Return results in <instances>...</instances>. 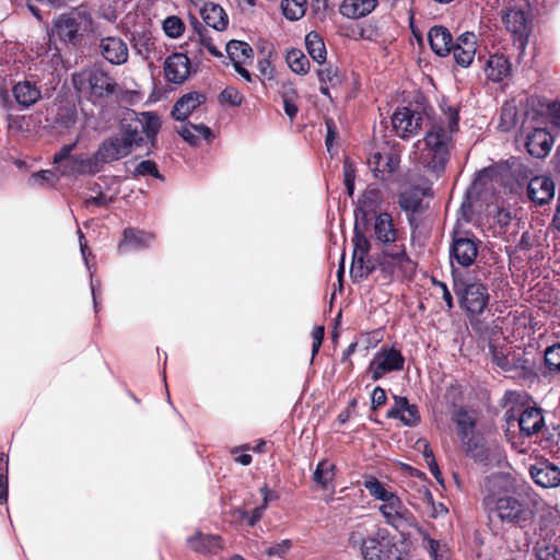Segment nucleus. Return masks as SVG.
Returning a JSON list of instances; mask_svg holds the SVG:
<instances>
[{
	"label": "nucleus",
	"instance_id": "f257e3e1",
	"mask_svg": "<svg viewBox=\"0 0 560 560\" xmlns=\"http://www.w3.org/2000/svg\"><path fill=\"white\" fill-rule=\"evenodd\" d=\"M458 110L454 107L443 109L423 139L415 143L413 162L425 175L421 184H413L399 196L402 210L417 212L422 199L431 195V186L444 172L451 150L454 145L453 135L458 130Z\"/></svg>",
	"mask_w": 560,
	"mask_h": 560
},
{
	"label": "nucleus",
	"instance_id": "f03ea898",
	"mask_svg": "<svg viewBox=\"0 0 560 560\" xmlns=\"http://www.w3.org/2000/svg\"><path fill=\"white\" fill-rule=\"evenodd\" d=\"M103 27L88 5H79L52 20L50 36L66 46L78 47L90 36H101Z\"/></svg>",
	"mask_w": 560,
	"mask_h": 560
},
{
	"label": "nucleus",
	"instance_id": "7ed1b4c3",
	"mask_svg": "<svg viewBox=\"0 0 560 560\" xmlns=\"http://www.w3.org/2000/svg\"><path fill=\"white\" fill-rule=\"evenodd\" d=\"M72 81L75 90L90 98H103L116 93L117 90L116 81L98 67L86 68L74 73Z\"/></svg>",
	"mask_w": 560,
	"mask_h": 560
},
{
	"label": "nucleus",
	"instance_id": "20e7f679",
	"mask_svg": "<svg viewBox=\"0 0 560 560\" xmlns=\"http://www.w3.org/2000/svg\"><path fill=\"white\" fill-rule=\"evenodd\" d=\"M525 1L516 0L502 10L501 21L505 30L524 47L530 32V19L525 12Z\"/></svg>",
	"mask_w": 560,
	"mask_h": 560
},
{
	"label": "nucleus",
	"instance_id": "39448f33",
	"mask_svg": "<svg viewBox=\"0 0 560 560\" xmlns=\"http://www.w3.org/2000/svg\"><path fill=\"white\" fill-rule=\"evenodd\" d=\"M135 135V131L126 129L122 125L121 133L109 137L102 142L95 153V160L108 163L127 156L132 148L139 147L135 138H132Z\"/></svg>",
	"mask_w": 560,
	"mask_h": 560
},
{
	"label": "nucleus",
	"instance_id": "423d86ee",
	"mask_svg": "<svg viewBox=\"0 0 560 560\" xmlns=\"http://www.w3.org/2000/svg\"><path fill=\"white\" fill-rule=\"evenodd\" d=\"M405 358L396 347L382 346L373 355L368 371L373 381H378L384 375L398 372L404 369Z\"/></svg>",
	"mask_w": 560,
	"mask_h": 560
},
{
	"label": "nucleus",
	"instance_id": "0eeeda50",
	"mask_svg": "<svg viewBox=\"0 0 560 560\" xmlns=\"http://www.w3.org/2000/svg\"><path fill=\"white\" fill-rule=\"evenodd\" d=\"M455 291L459 296L460 306L470 315L481 314L489 303L488 290L480 282L455 281Z\"/></svg>",
	"mask_w": 560,
	"mask_h": 560
},
{
	"label": "nucleus",
	"instance_id": "6e6552de",
	"mask_svg": "<svg viewBox=\"0 0 560 560\" xmlns=\"http://www.w3.org/2000/svg\"><path fill=\"white\" fill-rule=\"evenodd\" d=\"M423 115L410 107L397 108L392 116V125L398 137L410 139L421 129Z\"/></svg>",
	"mask_w": 560,
	"mask_h": 560
},
{
	"label": "nucleus",
	"instance_id": "1a4fd4ad",
	"mask_svg": "<svg viewBox=\"0 0 560 560\" xmlns=\"http://www.w3.org/2000/svg\"><path fill=\"white\" fill-rule=\"evenodd\" d=\"M352 242L353 254L350 273L354 278H365L374 269V266L369 258L370 242L357 228L354 230Z\"/></svg>",
	"mask_w": 560,
	"mask_h": 560
},
{
	"label": "nucleus",
	"instance_id": "9d476101",
	"mask_svg": "<svg viewBox=\"0 0 560 560\" xmlns=\"http://www.w3.org/2000/svg\"><path fill=\"white\" fill-rule=\"evenodd\" d=\"M98 37V51L104 60L113 66H122L129 59V48L127 43L117 35H105Z\"/></svg>",
	"mask_w": 560,
	"mask_h": 560
},
{
	"label": "nucleus",
	"instance_id": "9b49d317",
	"mask_svg": "<svg viewBox=\"0 0 560 560\" xmlns=\"http://www.w3.org/2000/svg\"><path fill=\"white\" fill-rule=\"evenodd\" d=\"M495 510L503 522L523 524L532 518V510L513 495H503L497 499Z\"/></svg>",
	"mask_w": 560,
	"mask_h": 560
},
{
	"label": "nucleus",
	"instance_id": "f8f14e48",
	"mask_svg": "<svg viewBox=\"0 0 560 560\" xmlns=\"http://www.w3.org/2000/svg\"><path fill=\"white\" fill-rule=\"evenodd\" d=\"M394 546L386 528H378L373 536L362 540V556L364 560H383L392 556Z\"/></svg>",
	"mask_w": 560,
	"mask_h": 560
},
{
	"label": "nucleus",
	"instance_id": "ddd939ff",
	"mask_svg": "<svg viewBox=\"0 0 560 560\" xmlns=\"http://www.w3.org/2000/svg\"><path fill=\"white\" fill-rule=\"evenodd\" d=\"M126 129L135 131V138L137 144L140 147L144 135L149 140H154L161 128V120L154 113L144 112L137 114L135 118L128 124H124Z\"/></svg>",
	"mask_w": 560,
	"mask_h": 560
},
{
	"label": "nucleus",
	"instance_id": "4468645a",
	"mask_svg": "<svg viewBox=\"0 0 560 560\" xmlns=\"http://www.w3.org/2000/svg\"><path fill=\"white\" fill-rule=\"evenodd\" d=\"M478 256V244L469 237H456L450 249L451 266L467 268L471 266Z\"/></svg>",
	"mask_w": 560,
	"mask_h": 560
},
{
	"label": "nucleus",
	"instance_id": "2eb2a0df",
	"mask_svg": "<svg viewBox=\"0 0 560 560\" xmlns=\"http://www.w3.org/2000/svg\"><path fill=\"white\" fill-rule=\"evenodd\" d=\"M368 163L376 178L386 180L398 168L400 158L399 154L394 151H375L371 153Z\"/></svg>",
	"mask_w": 560,
	"mask_h": 560
},
{
	"label": "nucleus",
	"instance_id": "dca6fc26",
	"mask_svg": "<svg viewBox=\"0 0 560 560\" xmlns=\"http://www.w3.org/2000/svg\"><path fill=\"white\" fill-rule=\"evenodd\" d=\"M453 421L457 427L463 446L467 453L472 454L479 444V438L475 432V420L466 410L459 409L454 413Z\"/></svg>",
	"mask_w": 560,
	"mask_h": 560
},
{
	"label": "nucleus",
	"instance_id": "f3484780",
	"mask_svg": "<svg viewBox=\"0 0 560 560\" xmlns=\"http://www.w3.org/2000/svg\"><path fill=\"white\" fill-rule=\"evenodd\" d=\"M372 493L375 494L377 500L382 501L378 510L385 517L386 522L397 528L399 523L402 521L404 513L406 511L401 500L396 495L395 492Z\"/></svg>",
	"mask_w": 560,
	"mask_h": 560
},
{
	"label": "nucleus",
	"instance_id": "a211bd4d",
	"mask_svg": "<svg viewBox=\"0 0 560 560\" xmlns=\"http://www.w3.org/2000/svg\"><path fill=\"white\" fill-rule=\"evenodd\" d=\"M164 74L168 82L184 83L190 74V61L184 54H173L164 62Z\"/></svg>",
	"mask_w": 560,
	"mask_h": 560
},
{
	"label": "nucleus",
	"instance_id": "6ab92c4d",
	"mask_svg": "<svg viewBox=\"0 0 560 560\" xmlns=\"http://www.w3.org/2000/svg\"><path fill=\"white\" fill-rule=\"evenodd\" d=\"M505 419L509 425L515 420L514 416L510 415V412L505 413ZM516 421L521 433L527 436L538 433L544 427L541 410L535 407L524 409Z\"/></svg>",
	"mask_w": 560,
	"mask_h": 560
},
{
	"label": "nucleus",
	"instance_id": "aec40b11",
	"mask_svg": "<svg viewBox=\"0 0 560 560\" xmlns=\"http://www.w3.org/2000/svg\"><path fill=\"white\" fill-rule=\"evenodd\" d=\"M477 39L476 35L471 32H466L457 37L456 43L452 44L451 51L454 59L460 67H468L476 55Z\"/></svg>",
	"mask_w": 560,
	"mask_h": 560
},
{
	"label": "nucleus",
	"instance_id": "412c9836",
	"mask_svg": "<svg viewBox=\"0 0 560 560\" xmlns=\"http://www.w3.org/2000/svg\"><path fill=\"white\" fill-rule=\"evenodd\" d=\"M527 195L536 205L549 203L555 196V183L548 176H535L528 183Z\"/></svg>",
	"mask_w": 560,
	"mask_h": 560
},
{
	"label": "nucleus",
	"instance_id": "4be33fe9",
	"mask_svg": "<svg viewBox=\"0 0 560 560\" xmlns=\"http://www.w3.org/2000/svg\"><path fill=\"white\" fill-rule=\"evenodd\" d=\"M186 544L190 550L201 555H215L224 548L221 536L201 532L189 536Z\"/></svg>",
	"mask_w": 560,
	"mask_h": 560
},
{
	"label": "nucleus",
	"instance_id": "5701e85b",
	"mask_svg": "<svg viewBox=\"0 0 560 560\" xmlns=\"http://www.w3.org/2000/svg\"><path fill=\"white\" fill-rule=\"evenodd\" d=\"M394 406L387 411V418L399 419L408 427L416 425L420 421L417 406L410 405L406 397L394 396Z\"/></svg>",
	"mask_w": 560,
	"mask_h": 560
},
{
	"label": "nucleus",
	"instance_id": "b1692460",
	"mask_svg": "<svg viewBox=\"0 0 560 560\" xmlns=\"http://www.w3.org/2000/svg\"><path fill=\"white\" fill-rule=\"evenodd\" d=\"M205 102L206 95L200 92L186 93L175 103L172 116L175 120L185 121Z\"/></svg>",
	"mask_w": 560,
	"mask_h": 560
},
{
	"label": "nucleus",
	"instance_id": "393cba45",
	"mask_svg": "<svg viewBox=\"0 0 560 560\" xmlns=\"http://www.w3.org/2000/svg\"><path fill=\"white\" fill-rule=\"evenodd\" d=\"M552 142V137L546 129L536 128L527 136L526 148L530 155L544 158L550 152Z\"/></svg>",
	"mask_w": 560,
	"mask_h": 560
},
{
	"label": "nucleus",
	"instance_id": "a878e982",
	"mask_svg": "<svg viewBox=\"0 0 560 560\" xmlns=\"http://www.w3.org/2000/svg\"><path fill=\"white\" fill-rule=\"evenodd\" d=\"M530 476L535 483L541 488H556L560 486V469L552 464L542 463L533 467Z\"/></svg>",
	"mask_w": 560,
	"mask_h": 560
},
{
	"label": "nucleus",
	"instance_id": "bb28decb",
	"mask_svg": "<svg viewBox=\"0 0 560 560\" xmlns=\"http://www.w3.org/2000/svg\"><path fill=\"white\" fill-rule=\"evenodd\" d=\"M13 96L19 106L27 108L40 100L42 91L36 83L25 80L13 86Z\"/></svg>",
	"mask_w": 560,
	"mask_h": 560
},
{
	"label": "nucleus",
	"instance_id": "cd10ccee",
	"mask_svg": "<svg viewBox=\"0 0 560 560\" xmlns=\"http://www.w3.org/2000/svg\"><path fill=\"white\" fill-rule=\"evenodd\" d=\"M428 38L431 49L438 56H447L451 52L453 37L450 31L441 25H436L430 28Z\"/></svg>",
	"mask_w": 560,
	"mask_h": 560
},
{
	"label": "nucleus",
	"instance_id": "c85d7f7f",
	"mask_svg": "<svg viewBox=\"0 0 560 560\" xmlns=\"http://www.w3.org/2000/svg\"><path fill=\"white\" fill-rule=\"evenodd\" d=\"M485 72L491 81L500 82L511 74V63L503 55H491L486 62Z\"/></svg>",
	"mask_w": 560,
	"mask_h": 560
},
{
	"label": "nucleus",
	"instance_id": "c756f323",
	"mask_svg": "<svg viewBox=\"0 0 560 560\" xmlns=\"http://www.w3.org/2000/svg\"><path fill=\"white\" fill-rule=\"evenodd\" d=\"M200 14L205 23L215 31H223L228 26L229 19L225 11L215 3H205L202 8H200Z\"/></svg>",
	"mask_w": 560,
	"mask_h": 560
},
{
	"label": "nucleus",
	"instance_id": "7c9ffc66",
	"mask_svg": "<svg viewBox=\"0 0 560 560\" xmlns=\"http://www.w3.org/2000/svg\"><path fill=\"white\" fill-rule=\"evenodd\" d=\"M374 232L376 238L382 243H393L398 237L393 218L387 212H382L375 218Z\"/></svg>",
	"mask_w": 560,
	"mask_h": 560
},
{
	"label": "nucleus",
	"instance_id": "2f4dec72",
	"mask_svg": "<svg viewBox=\"0 0 560 560\" xmlns=\"http://www.w3.org/2000/svg\"><path fill=\"white\" fill-rule=\"evenodd\" d=\"M376 5V0H345L340 13L348 19H359L370 14Z\"/></svg>",
	"mask_w": 560,
	"mask_h": 560
},
{
	"label": "nucleus",
	"instance_id": "473e14b6",
	"mask_svg": "<svg viewBox=\"0 0 560 560\" xmlns=\"http://www.w3.org/2000/svg\"><path fill=\"white\" fill-rule=\"evenodd\" d=\"M492 362L500 368L503 372H514L524 369V361L518 358L515 352H510L503 348L491 349Z\"/></svg>",
	"mask_w": 560,
	"mask_h": 560
},
{
	"label": "nucleus",
	"instance_id": "72a5a7b5",
	"mask_svg": "<svg viewBox=\"0 0 560 560\" xmlns=\"http://www.w3.org/2000/svg\"><path fill=\"white\" fill-rule=\"evenodd\" d=\"M153 240V235L144 231L135 229H127L124 232V238L118 245L120 253L126 252L129 248L138 249L148 246Z\"/></svg>",
	"mask_w": 560,
	"mask_h": 560
},
{
	"label": "nucleus",
	"instance_id": "f704fd0d",
	"mask_svg": "<svg viewBox=\"0 0 560 560\" xmlns=\"http://www.w3.org/2000/svg\"><path fill=\"white\" fill-rule=\"evenodd\" d=\"M130 40L135 51L143 59H150L156 49L155 39L149 32H135Z\"/></svg>",
	"mask_w": 560,
	"mask_h": 560
},
{
	"label": "nucleus",
	"instance_id": "c9c22d12",
	"mask_svg": "<svg viewBox=\"0 0 560 560\" xmlns=\"http://www.w3.org/2000/svg\"><path fill=\"white\" fill-rule=\"evenodd\" d=\"M317 77L320 83L319 91L326 96H330L329 88H336L341 83V75L339 69L332 65H328L317 71Z\"/></svg>",
	"mask_w": 560,
	"mask_h": 560
},
{
	"label": "nucleus",
	"instance_id": "e433bc0d",
	"mask_svg": "<svg viewBox=\"0 0 560 560\" xmlns=\"http://www.w3.org/2000/svg\"><path fill=\"white\" fill-rule=\"evenodd\" d=\"M262 502L254 508L253 510L242 509L237 511V518L241 522H245L248 526H254L259 522L267 509L269 500L275 498V492H264Z\"/></svg>",
	"mask_w": 560,
	"mask_h": 560
},
{
	"label": "nucleus",
	"instance_id": "4c0bfd02",
	"mask_svg": "<svg viewBox=\"0 0 560 560\" xmlns=\"http://www.w3.org/2000/svg\"><path fill=\"white\" fill-rule=\"evenodd\" d=\"M533 550L537 560H560V536L552 541H537Z\"/></svg>",
	"mask_w": 560,
	"mask_h": 560
},
{
	"label": "nucleus",
	"instance_id": "58836bf2",
	"mask_svg": "<svg viewBox=\"0 0 560 560\" xmlns=\"http://www.w3.org/2000/svg\"><path fill=\"white\" fill-rule=\"evenodd\" d=\"M226 52L232 60L233 65L245 63L253 57L252 47L241 40H231L226 44Z\"/></svg>",
	"mask_w": 560,
	"mask_h": 560
},
{
	"label": "nucleus",
	"instance_id": "ea45409f",
	"mask_svg": "<svg viewBox=\"0 0 560 560\" xmlns=\"http://www.w3.org/2000/svg\"><path fill=\"white\" fill-rule=\"evenodd\" d=\"M179 136L189 144L197 145L200 138L208 139L211 130L207 126L188 124L178 130Z\"/></svg>",
	"mask_w": 560,
	"mask_h": 560
},
{
	"label": "nucleus",
	"instance_id": "a19ab883",
	"mask_svg": "<svg viewBox=\"0 0 560 560\" xmlns=\"http://www.w3.org/2000/svg\"><path fill=\"white\" fill-rule=\"evenodd\" d=\"M305 45L310 56L318 63H323L326 60V48L322 37L311 32L305 37Z\"/></svg>",
	"mask_w": 560,
	"mask_h": 560
},
{
	"label": "nucleus",
	"instance_id": "79ce46f5",
	"mask_svg": "<svg viewBox=\"0 0 560 560\" xmlns=\"http://www.w3.org/2000/svg\"><path fill=\"white\" fill-rule=\"evenodd\" d=\"M335 464L325 459L318 463L314 471V481L318 487L328 488L335 478Z\"/></svg>",
	"mask_w": 560,
	"mask_h": 560
},
{
	"label": "nucleus",
	"instance_id": "37998d69",
	"mask_svg": "<svg viewBox=\"0 0 560 560\" xmlns=\"http://www.w3.org/2000/svg\"><path fill=\"white\" fill-rule=\"evenodd\" d=\"M285 60L290 69L298 74H305L310 69V61L300 49L289 50Z\"/></svg>",
	"mask_w": 560,
	"mask_h": 560
},
{
	"label": "nucleus",
	"instance_id": "c03bdc74",
	"mask_svg": "<svg viewBox=\"0 0 560 560\" xmlns=\"http://www.w3.org/2000/svg\"><path fill=\"white\" fill-rule=\"evenodd\" d=\"M283 14L291 21L299 20L305 13V0H282Z\"/></svg>",
	"mask_w": 560,
	"mask_h": 560
},
{
	"label": "nucleus",
	"instance_id": "a18cd8bd",
	"mask_svg": "<svg viewBox=\"0 0 560 560\" xmlns=\"http://www.w3.org/2000/svg\"><path fill=\"white\" fill-rule=\"evenodd\" d=\"M513 479L508 472L492 474L487 478L486 487L489 490H509L512 487Z\"/></svg>",
	"mask_w": 560,
	"mask_h": 560
},
{
	"label": "nucleus",
	"instance_id": "49530a36",
	"mask_svg": "<svg viewBox=\"0 0 560 560\" xmlns=\"http://www.w3.org/2000/svg\"><path fill=\"white\" fill-rule=\"evenodd\" d=\"M163 31L171 38H178L184 34L185 24L176 15L167 16L163 21Z\"/></svg>",
	"mask_w": 560,
	"mask_h": 560
},
{
	"label": "nucleus",
	"instance_id": "de8ad7c7",
	"mask_svg": "<svg viewBox=\"0 0 560 560\" xmlns=\"http://www.w3.org/2000/svg\"><path fill=\"white\" fill-rule=\"evenodd\" d=\"M405 261H408V257L404 249H398L394 253H385L383 256L382 265L388 271H393L395 267L402 266Z\"/></svg>",
	"mask_w": 560,
	"mask_h": 560
},
{
	"label": "nucleus",
	"instance_id": "09e8293b",
	"mask_svg": "<svg viewBox=\"0 0 560 560\" xmlns=\"http://www.w3.org/2000/svg\"><path fill=\"white\" fill-rule=\"evenodd\" d=\"M545 363L549 371L560 372V343L550 346L546 349Z\"/></svg>",
	"mask_w": 560,
	"mask_h": 560
},
{
	"label": "nucleus",
	"instance_id": "8fccbe9b",
	"mask_svg": "<svg viewBox=\"0 0 560 560\" xmlns=\"http://www.w3.org/2000/svg\"><path fill=\"white\" fill-rule=\"evenodd\" d=\"M220 102L224 105L240 106L244 100L243 94L235 88L228 86L220 93Z\"/></svg>",
	"mask_w": 560,
	"mask_h": 560
},
{
	"label": "nucleus",
	"instance_id": "3c124183",
	"mask_svg": "<svg viewBox=\"0 0 560 560\" xmlns=\"http://www.w3.org/2000/svg\"><path fill=\"white\" fill-rule=\"evenodd\" d=\"M70 171L73 173H93L94 162L83 155L73 156L70 159Z\"/></svg>",
	"mask_w": 560,
	"mask_h": 560
},
{
	"label": "nucleus",
	"instance_id": "603ef678",
	"mask_svg": "<svg viewBox=\"0 0 560 560\" xmlns=\"http://www.w3.org/2000/svg\"><path fill=\"white\" fill-rule=\"evenodd\" d=\"M57 180V176L52 171H40L37 173H34L30 179L28 183L31 186H39L44 183H48L52 185Z\"/></svg>",
	"mask_w": 560,
	"mask_h": 560
},
{
	"label": "nucleus",
	"instance_id": "864d4df0",
	"mask_svg": "<svg viewBox=\"0 0 560 560\" xmlns=\"http://www.w3.org/2000/svg\"><path fill=\"white\" fill-rule=\"evenodd\" d=\"M291 546H292L291 540L284 539L281 542H278L273 546L266 548L265 553L268 557L283 558V556L289 551Z\"/></svg>",
	"mask_w": 560,
	"mask_h": 560
},
{
	"label": "nucleus",
	"instance_id": "5fc2aeb1",
	"mask_svg": "<svg viewBox=\"0 0 560 560\" xmlns=\"http://www.w3.org/2000/svg\"><path fill=\"white\" fill-rule=\"evenodd\" d=\"M135 175H152L154 177L160 176L156 164L150 160L140 162L135 170Z\"/></svg>",
	"mask_w": 560,
	"mask_h": 560
},
{
	"label": "nucleus",
	"instance_id": "6e6d98bb",
	"mask_svg": "<svg viewBox=\"0 0 560 560\" xmlns=\"http://www.w3.org/2000/svg\"><path fill=\"white\" fill-rule=\"evenodd\" d=\"M386 392L380 386L375 387L371 395L372 409L376 410L382 407L386 402Z\"/></svg>",
	"mask_w": 560,
	"mask_h": 560
},
{
	"label": "nucleus",
	"instance_id": "4d7b16f0",
	"mask_svg": "<svg viewBox=\"0 0 560 560\" xmlns=\"http://www.w3.org/2000/svg\"><path fill=\"white\" fill-rule=\"evenodd\" d=\"M515 117H516V112H515L514 107H512V106L503 107L502 112H501L502 128L504 130L509 129L510 126L514 124Z\"/></svg>",
	"mask_w": 560,
	"mask_h": 560
},
{
	"label": "nucleus",
	"instance_id": "13d9d810",
	"mask_svg": "<svg viewBox=\"0 0 560 560\" xmlns=\"http://www.w3.org/2000/svg\"><path fill=\"white\" fill-rule=\"evenodd\" d=\"M324 338V327L323 326H316L312 331V355L315 357L316 353L319 351V348L322 346Z\"/></svg>",
	"mask_w": 560,
	"mask_h": 560
},
{
	"label": "nucleus",
	"instance_id": "bf43d9fd",
	"mask_svg": "<svg viewBox=\"0 0 560 560\" xmlns=\"http://www.w3.org/2000/svg\"><path fill=\"white\" fill-rule=\"evenodd\" d=\"M423 453H424V456H425V458H427V462H428V464H429V466H430V470H431V472H432V474L434 475V477L438 479V481L440 482V485H441L442 487H444L443 481L440 479V475H441V472H440V470H439V468H438V465H436V464H435V462H434L432 451L429 448L428 444H424V452H423Z\"/></svg>",
	"mask_w": 560,
	"mask_h": 560
},
{
	"label": "nucleus",
	"instance_id": "052dcab7",
	"mask_svg": "<svg viewBox=\"0 0 560 560\" xmlns=\"http://www.w3.org/2000/svg\"><path fill=\"white\" fill-rule=\"evenodd\" d=\"M345 185L348 194L351 196L354 190V171L349 163L343 166Z\"/></svg>",
	"mask_w": 560,
	"mask_h": 560
},
{
	"label": "nucleus",
	"instance_id": "680f3d73",
	"mask_svg": "<svg viewBox=\"0 0 560 560\" xmlns=\"http://www.w3.org/2000/svg\"><path fill=\"white\" fill-rule=\"evenodd\" d=\"M8 459L0 453V490H8Z\"/></svg>",
	"mask_w": 560,
	"mask_h": 560
},
{
	"label": "nucleus",
	"instance_id": "e2e57ef3",
	"mask_svg": "<svg viewBox=\"0 0 560 560\" xmlns=\"http://www.w3.org/2000/svg\"><path fill=\"white\" fill-rule=\"evenodd\" d=\"M380 201V191L377 189H369L361 200L362 207H365L370 210L373 205H376Z\"/></svg>",
	"mask_w": 560,
	"mask_h": 560
},
{
	"label": "nucleus",
	"instance_id": "0e129e2a",
	"mask_svg": "<svg viewBox=\"0 0 560 560\" xmlns=\"http://www.w3.org/2000/svg\"><path fill=\"white\" fill-rule=\"evenodd\" d=\"M547 114L553 126L560 127V103H549L547 105Z\"/></svg>",
	"mask_w": 560,
	"mask_h": 560
},
{
	"label": "nucleus",
	"instance_id": "69168bd1",
	"mask_svg": "<svg viewBox=\"0 0 560 560\" xmlns=\"http://www.w3.org/2000/svg\"><path fill=\"white\" fill-rule=\"evenodd\" d=\"M75 144H77V141L72 144H67V145L62 147V149L54 155V163L59 164L62 161L69 159L70 153L74 149Z\"/></svg>",
	"mask_w": 560,
	"mask_h": 560
},
{
	"label": "nucleus",
	"instance_id": "338daca9",
	"mask_svg": "<svg viewBox=\"0 0 560 560\" xmlns=\"http://www.w3.org/2000/svg\"><path fill=\"white\" fill-rule=\"evenodd\" d=\"M296 100H292L290 95L285 96V100H283V108L284 113L293 119L298 114V106L295 104Z\"/></svg>",
	"mask_w": 560,
	"mask_h": 560
},
{
	"label": "nucleus",
	"instance_id": "774afa93",
	"mask_svg": "<svg viewBox=\"0 0 560 560\" xmlns=\"http://www.w3.org/2000/svg\"><path fill=\"white\" fill-rule=\"evenodd\" d=\"M258 69L266 79L271 80L273 78L275 70L267 59L259 60Z\"/></svg>",
	"mask_w": 560,
	"mask_h": 560
}]
</instances>
